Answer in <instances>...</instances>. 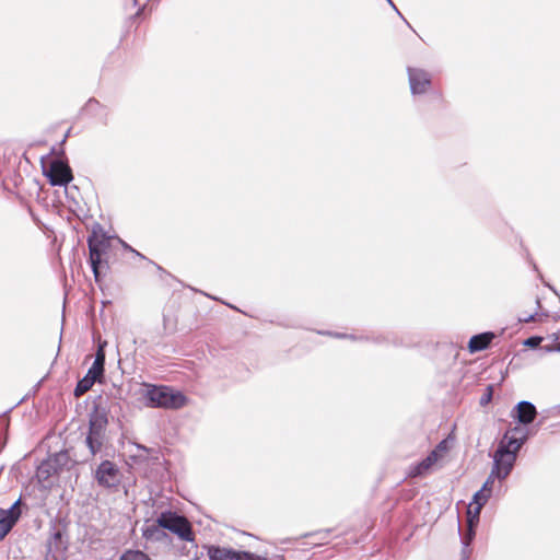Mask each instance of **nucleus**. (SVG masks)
<instances>
[{
	"label": "nucleus",
	"mask_w": 560,
	"mask_h": 560,
	"mask_svg": "<svg viewBox=\"0 0 560 560\" xmlns=\"http://www.w3.org/2000/svg\"><path fill=\"white\" fill-rule=\"evenodd\" d=\"M517 423L510 427L501 439L497 451L493 454V467L481 489L491 494V485L494 478H505L516 459V453L525 443V400L515 406Z\"/></svg>",
	"instance_id": "obj_1"
},
{
	"label": "nucleus",
	"mask_w": 560,
	"mask_h": 560,
	"mask_svg": "<svg viewBox=\"0 0 560 560\" xmlns=\"http://www.w3.org/2000/svg\"><path fill=\"white\" fill-rule=\"evenodd\" d=\"M110 238L100 224H95L91 234L88 236V247L90 254V264L95 281L101 280L102 269L109 270V264L107 259H103L110 249Z\"/></svg>",
	"instance_id": "obj_2"
},
{
	"label": "nucleus",
	"mask_w": 560,
	"mask_h": 560,
	"mask_svg": "<svg viewBox=\"0 0 560 560\" xmlns=\"http://www.w3.org/2000/svg\"><path fill=\"white\" fill-rule=\"evenodd\" d=\"M144 405L149 408L178 409L186 404V397L168 386L145 384Z\"/></svg>",
	"instance_id": "obj_3"
},
{
	"label": "nucleus",
	"mask_w": 560,
	"mask_h": 560,
	"mask_svg": "<svg viewBox=\"0 0 560 560\" xmlns=\"http://www.w3.org/2000/svg\"><path fill=\"white\" fill-rule=\"evenodd\" d=\"M158 524L184 541H192V527L186 516L172 511H163L156 518Z\"/></svg>",
	"instance_id": "obj_4"
},
{
	"label": "nucleus",
	"mask_w": 560,
	"mask_h": 560,
	"mask_svg": "<svg viewBox=\"0 0 560 560\" xmlns=\"http://www.w3.org/2000/svg\"><path fill=\"white\" fill-rule=\"evenodd\" d=\"M43 174L48 178L51 186H67L73 179L71 167L62 159H55L47 167L43 166Z\"/></svg>",
	"instance_id": "obj_5"
},
{
	"label": "nucleus",
	"mask_w": 560,
	"mask_h": 560,
	"mask_svg": "<svg viewBox=\"0 0 560 560\" xmlns=\"http://www.w3.org/2000/svg\"><path fill=\"white\" fill-rule=\"evenodd\" d=\"M490 498V493L482 489H479L472 497V501L469 503L468 509V530L463 540L464 548L468 547L475 537V527L479 522L480 511Z\"/></svg>",
	"instance_id": "obj_6"
},
{
	"label": "nucleus",
	"mask_w": 560,
	"mask_h": 560,
	"mask_svg": "<svg viewBox=\"0 0 560 560\" xmlns=\"http://www.w3.org/2000/svg\"><path fill=\"white\" fill-rule=\"evenodd\" d=\"M406 71L411 95H427L432 88V74L419 67H407Z\"/></svg>",
	"instance_id": "obj_7"
},
{
	"label": "nucleus",
	"mask_w": 560,
	"mask_h": 560,
	"mask_svg": "<svg viewBox=\"0 0 560 560\" xmlns=\"http://www.w3.org/2000/svg\"><path fill=\"white\" fill-rule=\"evenodd\" d=\"M118 468L110 460H103L95 470V479L105 488L115 487L118 482Z\"/></svg>",
	"instance_id": "obj_8"
},
{
	"label": "nucleus",
	"mask_w": 560,
	"mask_h": 560,
	"mask_svg": "<svg viewBox=\"0 0 560 560\" xmlns=\"http://www.w3.org/2000/svg\"><path fill=\"white\" fill-rule=\"evenodd\" d=\"M21 499H18L12 505L4 510L0 509V540H2L21 516Z\"/></svg>",
	"instance_id": "obj_9"
},
{
	"label": "nucleus",
	"mask_w": 560,
	"mask_h": 560,
	"mask_svg": "<svg viewBox=\"0 0 560 560\" xmlns=\"http://www.w3.org/2000/svg\"><path fill=\"white\" fill-rule=\"evenodd\" d=\"M108 419L106 409L101 406H94L90 413L89 431L96 435H104Z\"/></svg>",
	"instance_id": "obj_10"
},
{
	"label": "nucleus",
	"mask_w": 560,
	"mask_h": 560,
	"mask_svg": "<svg viewBox=\"0 0 560 560\" xmlns=\"http://www.w3.org/2000/svg\"><path fill=\"white\" fill-rule=\"evenodd\" d=\"M106 345H107L106 341L98 343V347H97V350L95 353V358H94V362H93L92 366L86 372L88 374L97 378L98 382H101V378L103 377L104 371H105L104 366H105V359H106V355H105Z\"/></svg>",
	"instance_id": "obj_11"
},
{
	"label": "nucleus",
	"mask_w": 560,
	"mask_h": 560,
	"mask_svg": "<svg viewBox=\"0 0 560 560\" xmlns=\"http://www.w3.org/2000/svg\"><path fill=\"white\" fill-rule=\"evenodd\" d=\"M439 454L436 450L431 451L421 462L410 466L408 476L419 477L425 475L430 468L438 462Z\"/></svg>",
	"instance_id": "obj_12"
},
{
	"label": "nucleus",
	"mask_w": 560,
	"mask_h": 560,
	"mask_svg": "<svg viewBox=\"0 0 560 560\" xmlns=\"http://www.w3.org/2000/svg\"><path fill=\"white\" fill-rule=\"evenodd\" d=\"M494 337L495 335L492 331H485L481 334L474 335L468 341V351L470 353H476L486 350L490 346Z\"/></svg>",
	"instance_id": "obj_13"
},
{
	"label": "nucleus",
	"mask_w": 560,
	"mask_h": 560,
	"mask_svg": "<svg viewBox=\"0 0 560 560\" xmlns=\"http://www.w3.org/2000/svg\"><path fill=\"white\" fill-rule=\"evenodd\" d=\"M238 552L240 550L215 545L207 548V556L210 560H237Z\"/></svg>",
	"instance_id": "obj_14"
},
{
	"label": "nucleus",
	"mask_w": 560,
	"mask_h": 560,
	"mask_svg": "<svg viewBox=\"0 0 560 560\" xmlns=\"http://www.w3.org/2000/svg\"><path fill=\"white\" fill-rule=\"evenodd\" d=\"M56 464L51 462L49 458L43 460L40 465L37 467L36 477L39 482L47 481L50 477L58 474V469L55 467Z\"/></svg>",
	"instance_id": "obj_15"
},
{
	"label": "nucleus",
	"mask_w": 560,
	"mask_h": 560,
	"mask_svg": "<svg viewBox=\"0 0 560 560\" xmlns=\"http://www.w3.org/2000/svg\"><path fill=\"white\" fill-rule=\"evenodd\" d=\"M142 535L148 540L159 541L165 536L163 528L156 524H145L142 527Z\"/></svg>",
	"instance_id": "obj_16"
},
{
	"label": "nucleus",
	"mask_w": 560,
	"mask_h": 560,
	"mask_svg": "<svg viewBox=\"0 0 560 560\" xmlns=\"http://www.w3.org/2000/svg\"><path fill=\"white\" fill-rule=\"evenodd\" d=\"M95 382H98V380L86 373L81 380L78 381L73 392L74 396H82L94 385Z\"/></svg>",
	"instance_id": "obj_17"
},
{
	"label": "nucleus",
	"mask_w": 560,
	"mask_h": 560,
	"mask_svg": "<svg viewBox=\"0 0 560 560\" xmlns=\"http://www.w3.org/2000/svg\"><path fill=\"white\" fill-rule=\"evenodd\" d=\"M103 436L104 435H96L89 431V434L85 438V443L92 455H95L101 450L103 444Z\"/></svg>",
	"instance_id": "obj_18"
},
{
	"label": "nucleus",
	"mask_w": 560,
	"mask_h": 560,
	"mask_svg": "<svg viewBox=\"0 0 560 560\" xmlns=\"http://www.w3.org/2000/svg\"><path fill=\"white\" fill-rule=\"evenodd\" d=\"M119 560H152L149 555L141 550H126L120 557Z\"/></svg>",
	"instance_id": "obj_19"
},
{
	"label": "nucleus",
	"mask_w": 560,
	"mask_h": 560,
	"mask_svg": "<svg viewBox=\"0 0 560 560\" xmlns=\"http://www.w3.org/2000/svg\"><path fill=\"white\" fill-rule=\"evenodd\" d=\"M119 244L121 245V247L125 249V250H128L130 253H132L135 256L139 257L140 259H144V260H148L150 264H152L153 266L156 267L158 270L164 272V269L159 266L158 264L153 262L152 260H149L143 254H141L140 252H138L137 249L132 248L128 243H126L124 240L117 237Z\"/></svg>",
	"instance_id": "obj_20"
},
{
	"label": "nucleus",
	"mask_w": 560,
	"mask_h": 560,
	"mask_svg": "<svg viewBox=\"0 0 560 560\" xmlns=\"http://www.w3.org/2000/svg\"><path fill=\"white\" fill-rule=\"evenodd\" d=\"M548 339L550 340L549 343L544 345L540 349L545 352H560V342L556 343V341L559 339V335L557 332H552L548 335Z\"/></svg>",
	"instance_id": "obj_21"
},
{
	"label": "nucleus",
	"mask_w": 560,
	"mask_h": 560,
	"mask_svg": "<svg viewBox=\"0 0 560 560\" xmlns=\"http://www.w3.org/2000/svg\"><path fill=\"white\" fill-rule=\"evenodd\" d=\"M48 458L54 462V464H57L55 467L59 470L63 465L67 464L69 456L67 452H59L52 456H49Z\"/></svg>",
	"instance_id": "obj_22"
},
{
	"label": "nucleus",
	"mask_w": 560,
	"mask_h": 560,
	"mask_svg": "<svg viewBox=\"0 0 560 560\" xmlns=\"http://www.w3.org/2000/svg\"><path fill=\"white\" fill-rule=\"evenodd\" d=\"M237 558V560H266L265 557L258 556L250 551H240Z\"/></svg>",
	"instance_id": "obj_23"
},
{
	"label": "nucleus",
	"mask_w": 560,
	"mask_h": 560,
	"mask_svg": "<svg viewBox=\"0 0 560 560\" xmlns=\"http://www.w3.org/2000/svg\"><path fill=\"white\" fill-rule=\"evenodd\" d=\"M546 339H548V336L547 337H542V336L527 337V348L536 349Z\"/></svg>",
	"instance_id": "obj_24"
},
{
	"label": "nucleus",
	"mask_w": 560,
	"mask_h": 560,
	"mask_svg": "<svg viewBox=\"0 0 560 560\" xmlns=\"http://www.w3.org/2000/svg\"><path fill=\"white\" fill-rule=\"evenodd\" d=\"M492 385H489L487 388H486V392L482 394V396L480 397V400H479V404L480 406H486L488 405L491 399H492Z\"/></svg>",
	"instance_id": "obj_25"
},
{
	"label": "nucleus",
	"mask_w": 560,
	"mask_h": 560,
	"mask_svg": "<svg viewBox=\"0 0 560 560\" xmlns=\"http://www.w3.org/2000/svg\"><path fill=\"white\" fill-rule=\"evenodd\" d=\"M537 415L536 407L527 401V427L535 420Z\"/></svg>",
	"instance_id": "obj_26"
},
{
	"label": "nucleus",
	"mask_w": 560,
	"mask_h": 560,
	"mask_svg": "<svg viewBox=\"0 0 560 560\" xmlns=\"http://www.w3.org/2000/svg\"><path fill=\"white\" fill-rule=\"evenodd\" d=\"M542 318L548 319L549 315L548 314H538V313L529 314V315H527L526 322H527V324H529L532 322L542 320Z\"/></svg>",
	"instance_id": "obj_27"
},
{
	"label": "nucleus",
	"mask_w": 560,
	"mask_h": 560,
	"mask_svg": "<svg viewBox=\"0 0 560 560\" xmlns=\"http://www.w3.org/2000/svg\"><path fill=\"white\" fill-rule=\"evenodd\" d=\"M388 2V4L401 16L400 12L398 11V9L396 8V5L393 3L392 0H386Z\"/></svg>",
	"instance_id": "obj_28"
},
{
	"label": "nucleus",
	"mask_w": 560,
	"mask_h": 560,
	"mask_svg": "<svg viewBox=\"0 0 560 560\" xmlns=\"http://www.w3.org/2000/svg\"><path fill=\"white\" fill-rule=\"evenodd\" d=\"M335 336H336L337 338H346V337H348L347 335H342V334H336Z\"/></svg>",
	"instance_id": "obj_29"
},
{
	"label": "nucleus",
	"mask_w": 560,
	"mask_h": 560,
	"mask_svg": "<svg viewBox=\"0 0 560 560\" xmlns=\"http://www.w3.org/2000/svg\"><path fill=\"white\" fill-rule=\"evenodd\" d=\"M443 444H444V441L440 442V444L438 445V447L435 450L438 451V448H443Z\"/></svg>",
	"instance_id": "obj_30"
},
{
	"label": "nucleus",
	"mask_w": 560,
	"mask_h": 560,
	"mask_svg": "<svg viewBox=\"0 0 560 560\" xmlns=\"http://www.w3.org/2000/svg\"><path fill=\"white\" fill-rule=\"evenodd\" d=\"M89 103H90V104H92V103H97V101H96V100L91 98V100L89 101Z\"/></svg>",
	"instance_id": "obj_31"
},
{
	"label": "nucleus",
	"mask_w": 560,
	"mask_h": 560,
	"mask_svg": "<svg viewBox=\"0 0 560 560\" xmlns=\"http://www.w3.org/2000/svg\"><path fill=\"white\" fill-rule=\"evenodd\" d=\"M68 135H69V131L65 135V138L62 139V142L66 141V139L68 138Z\"/></svg>",
	"instance_id": "obj_32"
}]
</instances>
